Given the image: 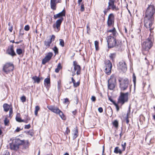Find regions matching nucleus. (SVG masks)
Masks as SVG:
<instances>
[{
    "label": "nucleus",
    "mask_w": 155,
    "mask_h": 155,
    "mask_svg": "<svg viewBox=\"0 0 155 155\" xmlns=\"http://www.w3.org/2000/svg\"><path fill=\"white\" fill-rule=\"evenodd\" d=\"M51 43L50 42V41H44V44L48 48L50 45V44Z\"/></svg>",
    "instance_id": "38"
},
{
    "label": "nucleus",
    "mask_w": 155,
    "mask_h": 155,
    "mask_svg": "<svg viewBox=\"0 0 155 155\" xmlns=\"http://www.w3.org/2000/svg\"><path fill=\"white\" fill-rule=\"evenodd\" d=\"M59 115L63 120H65L66 119V117L63 112L59 109Z\"/></svg>",
    "instance_id": "27"
},
{
    "label": "nucleus",
    "mask_w": 155,
    "mask_h": 155,
    "mask_svg": "<svg viewBox=\"0 0 155 155\" xmlns=\"http://www.w3.org/2000/svg\"><path fill=\"white\" fill-rule=\"evenodd\" d=\"M48 109L52 112L58 114V108L54 106H48L47 107Z\"/></svg>",
    "instance_id": "19"
},
{
    "label": "nucleus",
    "mask_w": 155,
    "mask_h": 155,
    "mask_svg": "<svg viewBox=\"0 0 155 155\" xmlns=\"http://www.w3.org/2000/svg\"><path fill=\"white\" fill-rule=\"evenodd\" d=\"M124 151L122 150H120L118 147H116L114 150V152L116 154L119 153L120 155H121L122 153V152Z\"/></svg>",
    "instance_id": "26"
},
{
    "label": "nucleus",
    "mask_w": 155,
    "mask_h": 155,
    "mask_svg": "<svg viewBox=\"0 0 155 155\" xmlns=\"http://www.w3.org/2000/svg\"><path fill=\"white\" fill-rule=\"evenodd\" d=\"M98 111L100 113H102L103 111V109L102 107H99L98 108Z\"/></svg>",
    "instance_id": "58"
},
{
    "label": "nucleus",
    "mask_w": 155,
    "mask_h": 155,
    "mask_svg": "<svg viewBox=\"0 0 155 155\" xmlns=\"http://www.w3.org/2000/svg\"><path fill=\"white\" fill-rule=\"evenodd\" d=\"M23 128L21 129L19 127H17L16 129L15 130V132H18L20 131Z\"/></svg>",
    "instance_id": "51"
},
{
    "label": "nucleus",
    "mask_w": 155,
    "mask_h": 155,
    "mask_svg": "<svg viewBox=\"0 0 155 155\" xmlns=\"http://www.w3.org/2000/svg\"><path fill=\"white\" fill-rule=\"evenodd\" d=\"M125 119H126V123L127 124H128L129 122V120L128 119V114H127V115L125 117Z\"/></svg>",
    "instance_id": "52"
},
{
    "label": "nucleus",
    "mask_w": 155,
    "mask_h": 155,
    "mask_svg": "<svg viewBox=\"0 0 155 155\" xmlns=\"http://www.w3.org/2000/svg\"><path fill=\"white\" fill-rule=\"evenodd\" d=\"M80 81H78V82H77L76 83L75 82V83H74L73 84L74 87H77L78 86L80 85Z\"/></svg>",
    "instance_id": "43"
},
{
    "label": "nucleus",
    "mask_w": 155,
    "mask_h": 155,
    "mask_svg": "<svg viewBox=\"0 0 155 155\" xmlns=\"http://www.w3.org/2000/svg\"><path fill=\"white\" fill-rule=\"evenodd\" d=\"M114 15L113 13H110L108 16L107 24L108 27L113 26L114 24Z\"/></svg>",
    "instance_id": "10"
},
{
    "label": "nucleus",
    "mask_w": 155,
    "mask_h": 155,
    "mask_svg": "<svg viewBox=\"0 0 155 155\" xmlns=\"http://www.w3.org/2000/svg\"><path fill=\"white\" fill-rule=\"evenodd\" d=\"M24 116H26V118L25 119V120H24V122L27 123H28V121L30 120V118L28 116V115L27 114H25Z\"/></svg>",
    "instance_id": "37"
},
{
    "label": "nucleus",
    "mask_w": 155,
    "mask_h": 155,
    "mask_svg": "<svg viewBox=\"0 0 155 155\" xmlns=\"http://www.w3.org/2000/svg\"><path fill=\"white\" fill-rule=\"evenodd\" d=\"M153 45L151 38H148L142 43V53L143 55H146L149 53V50Z\"/></svg>",
    "instance_id": "3"
},
{
    "label": "nucleus",
    "mask_w": 155,
    "mask_h": 155,
    "mask_svg": "<svg viewBox=\"0 0 155 155\" xmlns=\"http://www.w3.org/2000/svg\"><path fill=\"white\" fill-rule=\"evenodd\" d=\"M66 11L65 8L62 11L59 13V28L60 27V26L61 23L63 20V17L65 16Z\"/></svg>",
    "instance_id": "13"
},
{
    "label": "nucleus",
    "mask_w": 155,
    "mask_h": 155,
    "mask_svg": "<svg viewBox=\"0 0 155 155\" xmlns=\"http://www.w3.org/2000/svg\"><path fill=\"white\" fill-rule=\"evenodd\" d=\"M64 102L65 103H67L68 102H69H69L68 99L67 98H65L64 99Z\"/></svg>",
    "instance_id": "60"
},
{
    "label": "nucleus",
    "mask_w": 155,
    "mask_h": 155,
    "mask_svg": "<svg viewBox=\"0 0 155 155\" xmlns=\"http://www.w3.org/2000/svg\"><path fill=\"white\" fill-rule=\"evenodd\" d=\"M111 70H110V72L108 71V69L107 68H105L104 72L108 75H109L111 73Z\"/></svg>",
    "instance_id": "46"
},
{
    "label": "nucleus",
    "mask_w": 155,
    "mask_h": 155,
    "mask_svg": "<svg viewBox=\"0 0 155 155\" xmlns=\"http://www.w3.org/2000/svg\"><path fill=\"white\" fill-rule=\"evenodd\" d=\"M71 81L70 82V83H71V82H72L74 84L75 82V80L74 79L73 77H72L71 78Z\"/></svg>",
    "instance_id": "59"
},
{
    "label": "nucleus",
    "mask_w": 155,
    "mask_h": 155,
    "mask_svg": "<svg viewBox=\"0 0 155 155\" xmlns=\"http://www.w3.org/2000/svg\"><path fill=\"white\" fill-rule=\"evenodd\" d=\"M13 26L12 25L11 26L10 28H9V30L10 32H12V31L13 30Z\"/></svg>",
    "instance_id": "62"
},
{
    "label": "nucleus",
    "mask_w": 155,
    "mask_h": 155,
    "mask_svg": "<svg viewBox=\"0 0 155 155\" xmlns=\"http://www.w3.org/2000/svg\"><path fill=\"white\" fill-rule=\"evenodd\" d=\"M12 107L11 105H9L8 104L5 103L3 105V107L4 111L5 112H8L9 110L11 108V107Z\"/></svg>",
    "instance_id": "23"
},
{
    "label": "nucleus",
    "mask_w": 155,
    "mask_h": 155,
    "mask_svg": "<svg viewBox=\"0 0 155 155\" xmlns=\"http://www.w3.org/2000/svg\"><path fill=\"white\" fill-rule=\"evenodd\" d=\"M128 92H127L124 93L122 92H120V96L118 98L117 103L120 104L121 105H122L127 102L128 100Z\"/></svg>",
    "instance_id": "5"
},
{
    "label": "nucleus",
    "mask_w": 155,
    "mask_h": 155,
    "mask_svg": "<svg viewBox=\"0 0 155 155\" xmlns=\"http://www.w3.org/2000/svg\"><path fill=\"white\" fill-rule=\"evenodd\" d=\"M84 11V4L83 3H82L81 6V12H83Z\"/></svg>",
    "instance_id": "48"
},
{
    "label": "nucleus",
    "mask_w": 155,
    "mask_h": 155,
    "mask_svg": "<svg viewBox=\"0 0 155 155\" xmlns=\"http://www.w3.org/2000/svg\"><path fill=\"white\" fill-rule=\"evenodd\" d=\"M133 81L135 87L136 83V76L134 73L133 74Z\"/></svg>",
    "instance_id": "40"
},
{
    "label": "nucleus",
    "mask_w": 155,
    "mask_h": 155,
    "mask_svg": "<svg viewBox=\"0 0 155 155\" xmlns=\"http://www.w3.org/2000/svg\"><path fill=\"white\" fill-rule=\"evenodd\" d=\"M117 36H112L110 35L107 37L108 48H115L116 51H122L123 50V46L122 41L116 39Z\"/></svg>",
    "instance_id": "2"
},
{
    "label": "nucleus",
    "mask_w": 155,
    "mask_h": 155,
    "mask_svg": "<svg viewBox=\"0 0 155 155\" xmlns=\"http://www.w3.org/2000/svg\"><path fill=\"white\" fill-rule=\"evenodd\" d=\"M6 53L12 57L16 56V54L15 53L14 50V45H11L8 47V49L6 50Z\"/></svg>",
    "instance_id": "9"
},
{
    "label": "nucleus",
    "mask_w": 155,
    "mask_h": 155,
    "mask_svg": "<svg viewBox=\"0 0 155 155\" xmlns=\"http://www.w3.org/2000/svg\"><path fill=\"white\" fill-rule=\"evenodd\" d=\"M116 54L115 53H113L110 54L109 57L112 61H114V58L116 57Z\"/></svg>",
    "instance_id": "32"
},
{
    "label": "nucleus",
    "mask_w": 155,
    "mask_h": 155,
    "mask_svg": "<svg viewBox=\"0 0 155 155\" xmlns=\"http://www.w3.org/2000/svg\"><path fill=\"white\" fill-rule=\"evenodd\" d=\"M24 30L23 29H20L19 31V38H20L21 37V35H23L24 33Z\"/></svg>",
    "instance_id": "42"
},
{
    "label": "nucleus",
    "mask_w": 155,
    "mask_h": 155,
    "mask_svg": "<svg viewBox=\"0 0 155 155\" xmlns=\"http://www.w3.org/2000/svg\"><path fill=\"white\" fill-rule=\"evenodd\" d=\"M70 130L68 127H67L66 129V130L65 131V134H68V133H70Z\"/></svg>",
    "instance_id": "54"
},
{
    "label": "nucleus",
    "mask_w": 155,
    "mask_h": 155,
    "mask_svg": "<svg viewBox=\"0 0 155 155\" xmlns=\"http://www.w3.org/2000/svg\"><path fill=\"white\" fill-rule=\"evenodd\" d=\"M21 100L22 102L26 101V97L25 96L23 95L21 98Z\"/></svg>",
    "instance_id": "45"
},
{
    "label": "nucleus",
    "mask_w": 155,
    "mask_h": 155,
    "mask_svg": "<svg viewBox=\"0 0 155 155\" xmlns=\"http://www.w3.org/2000/svg\"><path fill=\"white\" fill-rule=\"evenodd\" d=\"M30 27L28 25H26L24 28V30L27 31H28L29 30Z\"/></svg>",
    "instance_id": "47"
},
{
    "label": "nucleus",
    "mask_w": 155,
    "mask_h": 155,
    "mask_svg": "<svg viewBox=\"0 0 155 155\" xmlns=\"http://www.w3.org/2000/svg\"><path fill=\"white\" fill-rule=\"evenodd\" d=\"M58 3V1L57 0H51L50 5L51 9L53 10H55L56 9V5Z\"/></svg>",
    "instance_id": "17"
},
{
    "label": "nucleus",
    "mask_w": 155,
    "mask_h": 155,
    "mask_svg": "<svg viewBox=\"0 0 155 155\" xmlns=\"http://www.w3.org/2000/svg\"><path fill=\"white\" fill-rule=\"evenodd\" d=\"M53 27L56 31H58V19L56 21V23L53 25Z\"/></svg>",
    "instance_id": "30"
},
{
    "label": "nucleus",
    "mask_w": 155,
    "mask_h": 155,
    "mask_svg": "<svg viewBox=\"0 0 155 155\" xmlns=\"http://www.w3.org/2000/svg\"><path fill=\"white\" fill-rule=\"evenodd\" d=\"M40 110V107L39 106L37 105L35 107V111H38Z\"/></svg>",
    "instance_id": "57"
},
{
    "label": "nucleus",
    "mask_w": 155,
    "mask_h": 155,
    "mask_svg": "<svg viewBox=\"0 0 155 155\" xmlns=\"http://www.w3.org/2000/svg\"><path fill=\"white\" fill-rule=\"evenodd\" d=\"M73 65L74 66V71L77 70L76 74L77 75H79L80 74L81 69L80 66L77 64V62L75 61H73Z\"/></svg>",
    "instance_id": "14"
},
{
    "label": "nucleus",
    "mask_w": 155,
    "mask_h": 155,
    "mask_svg": "<svg viewBox=\"0 0 155 155\" xmlns=\"http://www.w3.org/2000/svg\"><path fill=\"white\" fill-rule=\"evenodd\" d=\"M59 40L60 41L59 44L62 47H64V40L61 39H60Z\"/></svg>",
    "instance_id": "33"
},
{
    "label": "nucleus",
    "mask_w": 155,
    "mask_h": 155,
    "mask_svg": "<svg viewBox=\"0 0 155 155\" xmlns=\"http://www.w3.org/2000/svg\"><path fill=\"white\" fill-rule=\"evenodd\" d=\"M10 148L11 150L15 151H17L19 148V147L15 143H12V142L9 143Z\"/></svg>",
    "instance_id": "16"
},
{
    "label": "nucleus",
    "mask_w": 155,
    "mask_h": 155,
    "mask_svg": "<svg viewBox=\"0 0 155 155\" xmlns=\"http://www.w3.org/2000/svg\"><path fill=\"white\" fill-rule=\"evenodd\" d=\"M116 84V79L115 77H111L108 81V88L110 90H113Z\"/></svg>",
    "instance_id": "8"
},
{
    "label": "nucleus",
    "mask_w": 155,
    "mask_h": 155,
    "mask_svg": "<svg viewBox=\"0 0 155 155\" xmlns=\"http://www.w3.org/2000/svg\"><path fill=\"white\" fill-rule=\"evenodd\" d=\"M110 10V9L107 10V8L106 9H105L104 10V11L103 12H104V15H105L107 14V12Z\"/></svg>",
    "instance_id": "55"
},
{
    "label": "nucleus",
    "mask_w": 155,
    "mask_h": 155,
    "mask_svg": "<svg viewBox=\"0 0 155 155\" xmlns=\"http://www.w3.org/2000/svg\"><path fill=\"white\" fill-rule=\"evenodd\" d=\"M105 68H107L108 69V71L110 72V70H111L112 68V64L110 60H107L105 62Z\"/></svg>",
    "instance_id": "20"
},
{
    "label": "nucleus",
    "mask_w": 155,
    "mask_h": 155,
    "mask_svg": "<svg viewBox=\"0 0 155 155\" xmlns=\"http://www.w3.org/2000/svg\"><path fill=\"white\" fill-rule=\"evenodd\" d=\"M9 123V121L7 117L5 118L4 120V124L5 126H8V124Z\"/></svg>",
    "instance_id": "35"
},
{
    "label": "nucleus",
    "mask_w": 155,
    "mask_h": 155,
    "mask_svg": "<svg viewBox=\"0 0 155 155\" xmlns=\"http://www.w3.org/2000/svg\"><path fill=\"white\" fill-rule=\"evenodd\" d=\"M113 125L116 128H117L118 126V121L116 120L112 123Z\"/></svg>",
    "instance_id": "31"
},
{
    "label": "nucleus",
    "mask_w": 155,
    "mask_h": 155,
    "mask_svg": "<svg viewBox=\"0 0 155 155\" xmlns=\"http://www.w3.org/2000/svg\"><path fill=\"white\" fill-rule=\"evenodd\" d=\"M108 99L109 101H110L113 104H114L116 103L114 101L112 97L110 96H108Z\"/></svg>",
    "instance_id": "44"
},
{
    "label": "nucleus",
    "mask_w": 155,
    "mask_h": 155,
    "mask_svg": "<svg viewBox=\"0 0 155 155\" xmlns=\"http://www.w3.org/2000/svg\"><path fill=\"white\" fill-rule=\"evenodd\" d=\"M52 50L55 54V55L58 54V48L56 46H55L54 48H52Z\"/></svg>",
    "instance_id": "36"
},
{
    "label": "nucleus",
    "mask_w": 155,
    "mask_h": 155,
    "mask_svg": "<svg viewBox=\"0 0 155 155\" xmlns=\"http://www.w3.org/2000/svg\"><path fill=\"white\" fill-rule=\"evenodd\" d=\"M32 79L33 80L35 83H37L39 84L40 83V81L42 80L43 78L41 77H39L36 76H35L32 78Z\"/></svg>",
    "instance_id": "18"
},
{
    "label": "nucleus",
    "mask_w": 155,
    "mask_h": 155,
    "mask_svg": "<svg viewBox=\"0 0 155 155\" xmlns=\"http://www.w3.org/2000/svg\"><path fill=\"white\" fill-rule=\"evenodd\" d=\"M20 114L19 113H17V115L15 117V119L18 122H24V120L22 119L20 117H18V115L19 116H20Z\"/></svg>",
    "instance_id": "28"
},
{
    "label": "nucleus",
    "mask_w": 155,
    "mask_h": 155,
    "mask_svg": "<svg viewBox=\"0 0 155 155\" xmlns=\"http://www.w3.org/2000/svg\"><path fill=\"white\" fill-rule=\"evenodd\" d=\"M24 144H22L23 145V149H26L28 148L30 145V143L28 140H24Z\"/></svg>",
    "instance_id": "22"
},
{
    "label": "nucleus",
    "mask_w": 155,
    "mask_h": 155,
    "mask_svg": "<svg viewBox=\"0 0 155 155\" xmlns=\"http://www.w3.org/2000/svg\"><path fill=\"white\" fill-rule=\"evenodd\" d=\"M13 114V110H12V107H11V108L9 110V117L11 118L12 117V116H11L12 114Z\"/></svg>",
    "instance_id": "41"
},
{
    "label": "nucleus",
    "mask_w": 155,
    "mask_h": 155,
    "mask_svg": "<svg viewBox=\"0 0 155 155\" xmlns=\"http://www.w3.org/2000/svg\"><path fill=\"white\" fill-rule=\"evenodd\" d=\"M50 76L49 75L45 79L44 81V84L48 90L50 87Z\"/></svg>",
    "instance_id": "15"
},
{
    "label": "nucleus",
    "mask_w": 155,
    "mask_h": 155,
    "mask_svg": "<svg viewBox=\"0 0 155 155\" xmlns=\"http://www.w3.org/2000/svg\"><path fill=\"white\" fill-rule=\"evenodd\" d=\"M53 55V54L52 52H48L44 58L42 60V64L45 65L49 62L51 58Z\"/></svg>",
    "instance_id": "12"
},
{
    "label": "nucleus",
    "mask_w": 155,
    "mask_h": 155,
    "mask_svg": "<svg viewBox=\"0 0 155 155\" xmlns=\"http://www.w3.org/2000/svg\"><path fill=\"white\" fill-rule=\"evenodd\" d=\"M126 142L123 143V142H122L121 143V146L122 147V150L124 151L126 149Z\"/></svg>",
    "instance_id": "39"
},
{
    "label": "nucleus",
    "mask_w": 155,
    "mask_h": 155,
    "mask_svg": "<svg viewBox=\"0 0 155 155\" xmlns=\"http://www.w3.org/2000/svg\"><path fill=\"white\" fill-rule=\"evenodd\" d=\"M107 31L108 32H112L113 34L112 36H117V35H118L115 28L114 27L112 29L108 30Z\"/></svg>",
    "instance_id": "25"
},
{
    "label": "nucleus",
    "mask_w": 155,
    "mask_h": 155,
    "mask_svg": "<svg viewBox=\"0 0 155 155\" xmlns=\"http://www.w3.org/2000/svg\"><path fill=\"white\" fill-rule=\"evenodd\" d=\"M16 52L18 55H22L23 56L24 54L25 50L20 48H17L16 50Z\"/></svg>",
    "instance_id": "24"
},
{
    "label": "nucleus",
    "mask_w": 155,
    "mask_h": 155,
    "mask_svg": "<svg viewBox=\"0 0 155 155\" xmlns=\"http://www.w3.org/2000/svg\"><path fill=\"white\" fill-rule=\"evenodd\" d=\"M117 69L120 72L125 73L127 70L126 63L123 60L120 61L117 65Z\"/></svg>",
    "instance_id": "7"
},
{
    "label": "nucleus",
    "mask_w": 155,
    "mask_h": 155,
    "mask_svg": "<svg viewBox=\"0 0 155 155\" xmlns=\"http://www.w3.org/2000/svg\"><path fill=\"white\" fill-rule=\"evenodd\" d=\"M94 45L95 49L96 51L99 50V42L97 41H94Z\"/></svg>",
    "instance_id": "34"
},
{
    "label": "nucleus",
    "mask_w": 155,
    "mask_h": 155,
    "mask_svg": "<svg viewBox=\"0 0 155 155\" xmlns=\"http://www.w3.org/2000/svg\"><path fill=\"white\" fill-rule=\"evenodd\" d=\"M14 68L13 64L11 62H7L3 65L2 71L7 74L10 72L13 71Z\"/></svg>",
    "instance_id": "6"
},
{
    "label": "nucleus",
    "mask_w": 155,
    "mask_h": 155,
    "mask_svg": "<svg viewBox=\"0 0 155 155\" xmlns=\"http://www.w3.org/2000/svg\"><path fill=\"white\" fill-rule=\"evenodd\" d=\"M118 104L117 103H116L115 104H114L116 108L117 111H118L119 110V109H120V107Z\"/></svg>",
    "instance_id": "49"
},
{
    "label": "nucleus",
    "mask_w": 155,
    "mask_h": 155,
    "mask_svg": "<svg viewBox=\"0 0 155 155\" xmlns=\"http://www.w3.org/2000/svg\"><path fill=\"white\" fill-rule=\"evenodd\" d=\"M91 100L93 102H95L96 100V97L94 96H92L91 98Z\"/></svg>",
    "instance_id": "56"
},
{
    "label": "nucleus",
    "mask_w": 155,
    "mask_h": 155,
    "mask_svg": "<svg viewBox=\"0 0 155 155\" xmlns=\"http://www.w3.org/2000/svg\"><path fill=\"white\" fill-rule=\"evenodd\" d=\"M74 129L75 130H74L73 131V137L74 138H76L78 135V130L77 127H76L75 128H74Z\"/></svg>",
    "instance_id": "29"
},
{
    "label": "nucleus",
    "mask_w": 155,
    "mask_h": 155,
    "mask_svg": "<svg viewBox=\"0 0 155 155\" xmlns=\"http://www.w3.org/2000/svg\"><path fill=\"white\" fill-rule=\"evenodd\" d=\"M32 131L33 130H30L28 131V132H29V134L32 137L33 136L34 134Z\"/></svg>",
    "instance_id": "53"
},
{
    "label": "nucleus",
    "mask_w": 155,
    "mask_h": 155,
    "mask_svg": "<svg viewBox=\"0 0 155 155\" xmlns=\"http://www.w3.org/2000/svg\"><path fill=\"white\" fill-rule=\"evenodd\" d=\"M72 113L74 115H75L77 113V110H74L73 111Z\"/></svg>",
    "instance_id": "63"
},
{
    "label": "nucleus",
    "mask_w": 155,
    "mask_h": 155,
    "mask_svg": "<svg viewBox=\"0 0 155 155\" xmlns=\"http://www.w3.org/2000/svg\"><path fill=\"white\" fill-rule=\"evenodd\" d=\"M115 1L114 0H109L108 2V6H107V10L111 9L113 11H117L118 9L116 5L115 4Z\"/></svg>",
    "instance_id": "11"
},
{
    "label": "nucleus",
    "mask_w": 155,
    "mask_h": 155,
    "mask_svg": "<svg viewBox=\"0 0 155 155\" xmlns=\"http://www.w3.org/2000/svg\"><path fill=\"white\" fill-rule=\"evenodd\" d=\"M31 125L30 124L25 125V126L24 128L25 129H29L31 127Z\"/></svg>",
    "instance_id": "50"
},
{
    "label": "nucleus",
    "mask_w": 155,
    "mask_h": 155,
    "mask_svg": "<svg viewBox=\"0 0 155 155\" xmlns=\"http://www.w3.org/2000/svg\"><path fill=\"white\" fill-rule=\"evenodd\" d=\"M155 12V8L153 5L148 6L145 12L144 25L147 28H150L151 32L153 28H151L154 22L153 15Z\"/></svg>",
    "instance_id": "1"
},
{
    "label": "nucleus",
    "mask_w": 155,
    "mask_h": 155,
    "mask_svg": "<svg viewBox=\"0 0 155 155\" xmlns=\"http://www.w3.org/2000/svg\"><path fill=\"white\" fill-rule=\"evenodd\" d=\"M54 18L55 19L58 18V13L54 15Z\"/></svg>",
    "instance_id": "61"
},
{
    "label": "nucleus",
    "mask_w": 155,
    "mask_h": 155,
    "mask_svg": "<svg viewBox=\"0 0 155 155\" xmlns=\"http://www.w3.org/2000/svg\"><path fill=\"white\" fill-rule=\"evenodd\" d=\"M119 82V87L121 91H124L129 87L130 91H131V86L129 83L128 78H126L123 79L122 78H119L118 79Z\"/></svg>",
    "instance_id": "4"
},
{
    "label": "nucleus",
    "mask_w": 155,
    "mask_h": 155,
    "mask_svg": "<svg viewBox=\"0 0 155 155\" xmlns=\"http://www.w3.org/2000/svg\"><path fill=\"white\" fill-rule=\"evenodd\" d=\"M14 143L19 147L24 144V140H21L19 138H16L14 140Z\"/></svg>",
    "instance_id": "21"
},
{
    "label": "nucleus",
    "mask_w": 155,
    "mask_h": 155,
    "mask_svg": "<svg viewBox=\"0 0 155 155\" xmlns=\"http://www.w3.org/2000/svg\"><path fill=\"white\" fill-rule=\"evenodd\" d=\"M55 72L57 73H58V64L57 65V68L55 69Z\"/></svg>",
    "instance_id": "64"
}]
</instances>
